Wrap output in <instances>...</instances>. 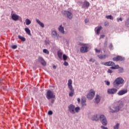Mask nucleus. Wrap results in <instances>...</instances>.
<instances>
[{
  "instance_id": "1",
  "label": "nucleus",
  "mask_w": 129,
  "mask_h": 129,
  "mask_svg": "<svg viewBox=\"0 0 129 129\" xmlns=\"http://www.w3.org/2000/svg\"><path fill=\"white\" fill-rule=\"evenodd\" d=\"M123 107V102L122 101H119L117 102V106H112V107H109V108L110 110V112L111 113H115V112H118L120 110V108Z\"/></svg>"
},
{
  "instance_id": "2",
  "label": "nucleus",
  "mask_w": 129,
  "mask_h": 129,
  "mask_svg": "<svg viewBox=\"0 0 129 129\" xmlns=\"http://www.w3.org/2000/svg\"><path fill=\"white\" fill-rule=\"evenodd\" d=\"M61 13L62 16L64 17H66L69 19V20H72V18H73V14L72 13L69 12V11L64 10L62 11Z\"/></svg>"
},
{
  "instance_id": "3",
  "label": "nucleus",
  "mask_w": 129,
  "mask_h": 129,
  "mask_svg": "<svg viewBox=\"0 0 129 129\" xmlns=\"http://www.w3.org/2000/svg\"><path fill=\"white\" fill-rule=\"evenodd\" d=\"M46 97L49 100L55 98L56 96L54 95V93L52 91L48 90L47 91Z\"/></svg>"
},
{
  "instance_id": "4",
  "label": "nucleus",
  "mask_w": 129,
  "mask_h": 129,
  "mask_svg": "<svg viewBox=\"0 0 129 129\" xmlns=\"http://www.w3.org/2000/svg\"><path fill=\"white\" fill-rule=\"evenodd\" d=\"M123 81H124V80H123L122 78H118L115 80L113 84L114 86H115V85H119L120 84H122V83H123Z\"/></svg>"
},
{
  "instance_id": "5",
  "label": "nucleus",
  "mask_w": 129,
  "mask_h": 129,
  "mask_svg": "<svg viewBox=\"0 0 129 129\" xmlns=\"http://www.w3.org/2000/svg\"><path fill=\"white\" fill-rule=\"evenodd\" d=\"M95 95V91L91 89L90 92L88 94L87 96V98H88V99L91 100L93 98V97H94Z\"/></svg>"
},
{
  "instance_id": "6",
  "label": "nucleus",
  "mask_w": 129,
  "mask_h": 129,
  "mask_svg": "<svg viewBox=\"0 0 129 129\" xmlns=\"http://www.w3.org/2000/svg\"><path fill=\"white\" fill-rule=\"evenodd\" d=\"M84 46H82L81 47H80V52L81 53H87V52H88V49H89V47H88V46H86V44H83Z\"/></svg>"
},
{
  "instance_id": "7",
  "label": "nucleus",
  "mask_w": 129,
  "mask_h": 129,
  "mask_svg": "<svg viewBox=\"0 0 129 129\" xmlns=\"http://www.w3.org/2000/svg\"><path fill=\"white\" fill-rule=\"evenodd\" d=\"M113 61L117 62L118 61H124L125 58L124 57H122V56L120 55H118L117 56L114 57L112 58Z\"/></svg>"
},
{
  "instance_id": "8",
  "label": "nucleus",
  "mask_w": 129,
  "mask_h": 129,
  "mask_svg": "<svg viewBox=\"0 0 129 129\" xmlns=\"http://www.w3.org/2000/svg\"><path fill=\"white\" fill-rule=\"evenodd\" d=\"M68 108L69 110V111L71 113H72V114H74L76 113L75 112V105H73V104H70L69 106H68Z\"/></svg>"
},
{
  "instance_id": "9",
  "label": "nucleus",
  "mask_w": 129,
  "mask_h": 129,
  "mask_svg": "<svg viewBox=\"0 0 129 129\" xmlns=\"http://www.w3.org/2000/svg\"><path fill=\"white\" fill-rule=\"evenodd\" d=\"M38 62H40V63H41L42 66H46L47 62H46V61H45V59H44L43 57L39 56L38 58Z\"/></svg>"
},
{
  "instance_id": "10",
  "label": "nucleus",
  "mask_w": 129,
  "mask_h": 129,
  "mask_svg": "<svg viewBox=\"0 0 129 129\" xmlns=\"http://www.w3.org/2000/svg\"><path fill=\"white\" fill-rule=\"evenodd\" d=\"M117 92V89L115 88L108 89L107 93L108 94H115Z\"/></svg>"
},
{
  "instance_id": "11",
  "label": "nucleus",
  "mask_w": 129,
  "mask_h": 129,
  "mask_svg": "<svg viewBox=\"0 0 129 129\" xmlns=\"http://www.w3.org/2000/svg\"><path fill=\"white\" fill-rule=\"evenodd\" d=\"M101 64H104L105 66H114L115 65V63L113 61H107L105 63L102 62Z\"/></svg>"
},
{
  "instance_id": "12",
  "label": "nucleus",
  "mask_w": 129,
  "mask_h": 129,
  "mask_svg": "<svg viewBox=\"0 0 129 129\" xmlns=\"http://www.w3.org/2000/svg\"><path fill=\"white\" fill-rule=\"evenodd\" d=\"M19 18L20 17L19 16V15L16 14H13L11 16V18L12 19V20L15 21H18Z\"/></svg>"
},
{
  "instance_id": "13",
  "label": "nucleus",
  "mask_w": 129,
  "mask_h": 129,
  "mask_svg": "<svg viewBox=\"0 0 129 129\" xmlns=\"http://www.w3.org/2000/svg\"><path fill=\"white\" fill-rule=\"evenodd\" d=\"M127 92V90H121L118 93V95H123V94H125Z\"/></svg>"
},
{
  "instance_id": "14",
  "label": "nucleus",
  "mask_w": 129,
  "mask_h": 129,
  "mask_svg": "<svg viewBox=\"0 0 129 129\" xmlns=\"http://www.w3.org/2000/svg\"><path fill=\"white\" fill-rule=\"evenodd\" d=\"M58 31L61 33V34H65V31H64V27L62 26V25H60L58 28Z\"/></svg>"
},
{
  "instance_id": "15",
  "label": "nucleus",
  "mask_w": 129,
  "mask_h": 129,
  "mask_svg": "<svg viewBox=\"0 0 129 129\" xmlns=\"http://www.w3.org/2000/svg\"><path fill=\"white\" fill-rule=\"evenodd\" d=\"M101 29H102V27L99 26V27H96L95 29V31L96 32L97 35H99V33H100V31L101 30Z\"/></svg>"
},
{
  "instance_id": "16",
  "label": "nucleus",
  "mask_w": 129,
  "mask_h": 129,
  "mask_svg": "<svg viewBox=\"0 0 129 129\" xmlns=\"http://www.w3.org/2000/svg\"><path fill=\"white\" fill-rule=\"evenodd\" d=\"M91 119L93 120V121H97L98 120H99V118L98 117H97V114L93 116L91 118Z\"/></svg>"
},
{
  "instance_id": "17",
  "label": "nucleus",
  "mask_w": 129,
  "mask_h": 129,
  "mask_svg": "<svg viewBox=\"0 0 129 129\" xmlns=\"http://www.w3.org/2000/svg\"><path fill=\"white\" fill-rule=\"evenodd\" d=\"M90 5V4H89V2H85L82 5V8H83V9H84V8H88V7H89Z\"/></svg>"
},
{
  "instance_id": "18",
  "label": "nucleus",
  "mask_w": 129,
  "mask_h": 129,
  "mask_svg": "<svg viewBox=\"0 0 129 129\" xmlns=\"http://www.w3.org/2000/svg\"><path fill=\"white\" fill-rule=\"evenodd\" d=\"M95 102L96 103H99V102H100V96H99V95H96Z\"/></svg>"
},
{
  "instance_id": "19",
  "label": "nucleus",
  "mask_w": 129,
  "mask_h": 129,
  "mask_svg": "<svg viewBox=\"0 0 129 129\" xmlns=\"http://www.w3.org/2000/svg\"><path fill=\"white\" fill-rule=\"evenodd\" d=\"M36 23H37V24H39L41 28H44L45 27V25H44V23L40 22L39 19H36Z\"/></svg>"
},
{
  "instance_id": "20",
  "label": "nucleus",
  "mask_w": 129,
  "mask_h": 129,
  "mask_svg": "<svg viewBox=\"0 0 129 129\" xmlns=\"http://www.w3.org/2000/svg\"><path fill=\"white\" fill-rule=\"evenodd\" d=\"M25 31L29 36H32V34H31V30H30V29L29 28H25Z\"/></svg>"
},
{
  "instance_id": "21",
  "label": "nucleus",
  "mask_w": 129,
  "mask_h": 129,
  "mask_svg": "<svg viewBox=\"0 0 129 129\" xmlns=\"http://www.w3.org/2000/svg\"><path fill=\"white\" fill-rule=\"evenodd\" d=\"M57 31L53 30L51 32V36L53 38H56V36H57Z\"/></svg>"
},
{
  "instance_id": "22",
  "label": "nucleus",
  "mask_w": 129,
  "mask_h": 129,
  "mask_svg": "<svg viewBox=\"0 0 129 129\" xmlns=\"http://www.w3.org/2000/svg\"><path fill=\"white\" fill-rule=\"evenodd\" d=\"M100 122H101L103 125H104L105 126L107 125V120L106 118L103 120L102 121H101Z\"/></svg>"
},
{
  "instance_id": "23",
  "label": "nucleus",
  "mask_w": 129,
  "mask_h": 129,
  "mask_svg": "<svg viewBox=\"0 0 129 129\" xmlns=\"http://www.w3.org/2000/svg\"><path fill=\"white\" fill-rule=\"evenodd\" d=\"M100 122H101L103 125H104L105 126L107 125V120L106 118L103 120L102 121H101Z\"/></svg>"
},
{
  "instance_id": "24",
  "label": "nucleus",
  "mask_w": 129,
  "mask_h": 129,
  "mask_svg": "<svg viewBox=\"0 0 129 129\" xmlns=\"http://www.w3.org/2000/svg\"><path fill=\"white\" fill-rule=\"evenodd\" d=\"M63 54V53L60 50L57 51V56L59 59H62V55Z\"/></svg>"
},
{
  "instance_id": "25",
  "label": "nucleus",
  "mask_w": 129,
  "mask_h": 129,
  "mask_svg": "<svg viewBox=\"0 0 129 129\" xmlns=\"http://www.w3.org/2000/svg\"><path fill=\"white\" fill-rule=\"evenodd\" d=\"M106 119V117H105L104 115H101L100 116L99 119L100 122L102 121V120H104V119Z\"/></svg>"
},
{
  "instance_id": "26",
  "label": "nucleus",
  "mask_w": 129,
  "mask_h": 129,
  "mask_svg": "<svg viewBox=\"0 0 129 129\" xmlns=\"http://www.w3.org/2000/svg\"><path fill=\"white\" fill-rule=\"evenodd\" d=\"M26 22V25H27V26H29V25H31V23H32V21H31V20H30V19H26L25 20Z\"/></svg>"
},
{
  "instance_id": "27",
  "label": "nucleus",
  "mask_w": 129,
  "mask_h": 129,
  "mask_svg": "<svg viewBox=\"0 0 129 129\" xmlns=\"http://www.w3.org/2000/svg\"><path fill=\"white\" fill-rule=\"evenodd\" d=\"M18 38L22 42H25V41H26V38L22 37L21 35H18Z\"/></svg>"
},
{
  "instance_id": "28",
  "label": "nucleus",
  "mask_w": 129,
  "mask_h": 129,
  "mask_svg": "<svg viewBox=\"0 0 129 129\" xmlns=\"http://www.w3.org/2000/svg\"><path fill=\"white\" fill-rule=\"evenodd\" d=\"M106 18L108 20H113V17L111 15H108L106 16Z\"/></svg>"
},
{
  "instance_id": "29",
  "label": "nucleus",
  "mask_w": 129,
  "mask_h": 129,
  "mask_svg": "<svg viewBox=\"0 0 129 129\" xmlns=\"http://www.w3.org/2000/svg\"><path fill=\"white\" fill-rule=\"evenodd\" d=\"M43 53H44L45 54H47V55H49V50H48V49H44L43 50Z\"/></svg>"
},
{
  "instance_id": "30",
  "label": "nucleus",
  "mask_w": 129,
  "mask_h": 129,
  "mask_svg": "<svg viewBox=\"0 0 129 129\" xmlns=\"http://www.w3.org/2000/svg\"><path fill=\"white\" fill-rule=\"evenodd\" d=\"M73 95H74V90L71 91L69 94V96L70 97H72Z\"/></svg>"
},
{
  "instance_id": "31",
  "label": "nucleus",
  "mask_w": 129,
  "mask_h": 129,
  "mask_svg": "<svg viewBox=\"0 0 129 129\" xmlns=\"http://www.w3.org/2000/svg\"><path fill=\"white\" fill-rule=\"evenodd\" d=\"M62 59L63 61H66L67 59H68V56L66 55V54H63L62 55Z\"/></svg>"
},
{
  "instance_id": "32",
  "label": "nucleus",
  "mask_w": 129,
  "mask_h": 129,
  "mask_svg": "<svg viewBox=\"0 0 129 129\" xmlns=\"http://www.w3.org/2000/svg\"><path fill=\"white\" fill-rule=\"evenodd\" d=\"M119 73H123L124 71L123 70V68L121 67H119L118 69Z\"/></svg>"
},
{
  "instance_id": "33",
  "label": "nucleus",
  "mask_w": 129,
  "mask_h": 129,
  "mask_svg": "<svg viewBox=\"0 0 129 129\" xmlns=\"http://www.w3.org/2000/svg\"><path fill=\"white\" fill-rule=\"evenodd\" d=\"M113 128L114 129H118L119 128V123H117L116 125H115L113 126Z\"/></svg>"
},
{
  "instance_id": "34",
  "label": "nucleus",
  "mask_w": 129,
  "mask_h": 129,
  "mask_svg": "<svg viewBox=\"0 0 129 129\" xmlns=\"http://www.w3.org/2000/svg\"><path fill=\"white\" fill-rule=\"evenodd\" d=\"M75 111H76L77 113L79 112V110H80V107L79 106H78L77 107H75Z\"/></svg>"
},
{
  "instance_id": "35",
  "label": "nucleus",
  "mask_w": 129,
  "mask_h": 129,
  "mask_svg": "<svg viewBox=\"0 0 129 129\" xmlns=\"http://www.w3.org/2000/svg\"><path fill=\"white\" fill-rule=\"evenodd\" d=\"M104 48L107 47V38H106L105 40V42L104 43Z\"/></svg>"
},
{
  "instance_id": "36",
  "label": "nucleus",
  "mask_w": 129,
  "mask_h": 129,
  "mask_svg": "<svg viewBox=\"0 0 129 129\" xmlns=\"http://www.w3.org/2000/svg\"><path fill=\"white\" fill-rule=\"evenodd\" d=\"M98 58L99 59H104L105 58V55H102V54L98 55Z\"/></svg>"
},
{
  "instance_id": "37",
  "label": "nucleus",
  "mask_w": 129,
  "mask_h": 129,
  "mask_svg": "<svg viewBox=\"0 0 129 129\" xmlns=\"http://www.w3.org/2000/svg\"><path fill=\"white\" fill-rule=\"evenodd\" d=\"M86 98H85V97H83L82 98L81 103H86Z\"/></svg>"
},
{
  "instance_id": "38",
  "label": "nucleus",
  "mask_w": 129,
  "mask_h": 129,
  "mask_svg": "<svg viewBox=\"0 0 129 129\" xmlns=\"http://www.w3.org/2000/svg\"><path fill=\"white\" fill-rule=\"evenodd\" d=\"M113 45H112V43H110L109 45V49L110 50H113Z\"/></svg>"
},
{
  "instance_id": "39",
  "label": "nucleus",
  "mask_w": 129,
  "mask_h": 129,
  "mask_svg": "<svg viewBox=\"0 0 129 129\" xmlns=\"http://www.w3.org/2000/svg\"><path fill=\"white\" fill-rule=\"evenodd\" d=\"M68 87L70 90H71V91L74 90V89H73V87L72 86V85H69Z\"/></svg>"
},
{
  "instance_id": "40",
  "label": "nucleus",
  "mask_w": 129,
  "mask_h": 129,
  "mask_svg": "<svg viewBox=\"0 0 129 129\" xmlns=\"http://www.w3.org/2000/svg\"><path fill=\"white\" fill-rule=\"evenodd\" d=\"M68 86L72 85V80H71V79L69 80L68 83Z\"/></svg>"
},
{
  "instance_id": "41",
  "label": "nucleus",
  "mask_w": 129,
  "mask_h": 129,
  "mask_svg": "<svg viewBox=\"0 0 129 129\" xmlns=\"http://www.w3.org/2000/svg\"><path fill=\"white\" fill-rule=\"evenodd\" d=\"M125 26H128L129 25V18L126 20L125 22Z\"/></svg>"
},
{
  "instance_id": "42",
  "label": "nucleus",
  "mask_w": 129,
  "mask_h": 129,
  "mask_svg": "<svg viewBox=\"0 0 129 129\" xmlns=\"http://www.w3.org/2000/svg\"><path fill=\"white\" fill-rule=\"evenodd\" d=\"M17 48H18V45H14L12 46V49H17Z\"/></svg>"
},
{
  "instance_id": "43",
  "label": "nucleus",
  "mask_w": 129,
  "mask_h": 129,
  "mask_svg": "<svg viewBox=\"0 0 129 129\" xmlns=\"http://www.w3.org/2000/svg\"><path fill=\"white\" fill-rule=\"evenodd\" d=\"M48 115H52L53 114V111L52 110H49L48 112Z\"/></svg>"
},
{
  "instance_id": "44",
  "label": "nucleus",
  "mask_w": 129,
  "mask_h": 129,
  "mask_svg": "<svg viewBox=\"0 0 129 129\" xmlns=\"http://www.w3.org/2000/svg\"><path fill=\"white\" fill-rule=\"evenodd\" d=\"M105 83H106V85H110V82L108 81H105Z\"/></svg>"
},
{
  "instance_id": "45",
  "label": "nucleus",
  "mask_w": 129,
  "mask_h": 129,
  "mask_svg": "<svg viewBox=\"0 0 129 129\" xmlns=\"http://www.w3.org/2000/svg\"><path fill=\"white\" fill-rule=\"evenodd\" d=\"M63 65H64V66H68V65H69V63H68L67 61H64L63 63Z\"/></svg>"
},
{
  "instance_id": "46",
  "label": "nucleus",
  "mask_w": 129,
  "mask_h": 129,
  "mask_svg": "<svg viewBox=\"0 0 129 129\" xmlns=\"http://www.w3.org/2000/svg\"><path fill=\"white\" fill-rule=\"evenodd\" d=\"M90 62H92L93 63H94L95 62V59L91 58L89 59Z\"/></svg>"
},
{
  "instance_id": "47",
  "label": "nucleus",
  "mask_w": 129,
  "mask_h": 129,
  "mask_svg": "<svg viewBox=\"0 0 129 129\" xmlns=\"http://www.w3.org/2000/svg\"><path fill=\"white\" fill-rule=\"evenodd\" d=\"M114 67H115V69H119V66L118 64L115 65Z\"/></svg>"
},
{
  "instance_id": "48",
  "label": "nucleus",
  "mask_w": 129,
  "mask_h": 129,
  "mask_svg": "<svg viewBox=\"0 0 129 129\" xmlns=\"http://www.w3.org/2000/svg\"><path fill=\"white\" fill-rule=\"evenodd\" d=\"M101 128H102V129H108V128H107V127H105L103 125H101Z\"/></svg>"
},
{
  "instance_id": "49",
  "label": "nucleus",
  "mask_w": 129,
  "mask_h": 129,
  "mask_svg": "<svg viewBox=\"0 0 129 129\" xmlns=\"http://www.w3.org/2000/svg\"><path fill=\"white\" fill-rule=\"evenodd\" d=\"M105 37V35H101L100 36V39H103V38Z\"/></svg>"
},
{
  "instance_id": "50",
  "label": "nucleus",
  "mask_w": 129,
  "mask_h": 129,
  "mask_svg": "<svg viewBox=\"0 0 129 129\" xmlns=\"http://www.w3.org/2000/svg\"><path fill=\"white\" fill-rule=\"evenodd\" d=\"M96 53H100V50L96 49H95Z\"/></svg>"
},
{
  "instance_id": "51",
  "label": "nucleus",
  "mask_w": 129,
  "mask_h": 129,
  "mask_svg": "<svg viewBox=\"0 0 129 129\" xmlns=\"http://www.w3.org/2000/svg\"><path fill=\"white\" fill-rule=\"evenodd\" d=\"M117 21H120V22H122V18L120 17L119 19L117 18Z\"/></svg>"
},
{
  "instance_id": "52",
  "label": "nucleus",
  "mask_w": 129,
  "mask_h": 129,
  "mask_svg": "<svg viewBox=\"0 0 129 129\" xmlns=\"http://www.w3.org/2000/svg\"><path fill=\"white\" fill-rule=\"evenodd\" d=\"M45 42L46 45H47V44H50V41H49V40H45Z\"/></svg>"
},
{
  "instance_id": "53",
  "label": "nucleus",
  "mask_w": 129,
  "mask_h": 129,
  "mask_svg": "<svg viewBox=\"0 0 129 129\" xmlns=\"http://www.w3.org/2000/svg\"><path fill=\"white\" fill-rule=\"evenodd\" d=\"M108 73H112V71L110 69L108 70Z\"/></svg>"
},
{
  "instance_id": "54",
  "label": "nucleus",
  "mask_w": 129,
  "mask_h": 129,
  "mask_svg": "<svg viewBox=\"0 0 129 129\" xmlns=\"http://www.w3.org/2000/svg\"><path fill=\"white\" fill-rule=\"evenodd\" d=\"M51 103H52V104H54V102H55V100L52 99L51 100Z\"/></svg>"
},
{
  "instance_id": "55",
  "label": "nucleus",
  "mask_w": 129,
  "mask_h": 129,
  "mask_svg": "<svg viewBox=\"0 0 129 129\" xmlns=\"http://www.w3.org/2000/svg\"><path fill=\"white\" fill-rule=\"evenodd\" d=\"M82 106H86V103H81Z\"/></svg>"
},
{
  "instance_id": "56",
  "label": "nucleus",
  "mask_w": 129,
  "mask_h": 129,
  "mask_svg": "<svg viewBox=\"0 0 129 129\" xmlns=\"http://www.w3.org/2000/svg\"><path fill=\"white\" fill-rule=\"evenodd\" d=\"M52 67H53V69H56V68H57V67L55 65H53Z\"/></svg>"
},
{
  "instance_id": "57",
  "label": "nucleus",
  "mask_w": 129,
  "mask_h": 129,
  "mask_svg": "<svg viewBox=\"0 0 129 129\" xmlns=\"http://www.w3.org/2000/svg\"><path fill=\"white\" fill-rule=\"evenodd\" d=\"M77 100H78V102L79 103H80V98H78L77 99Z\"/></svg>"
},
{
  "instance_id": "58",
  "label": "nucleus",
  "mask_w": 129,
  "mask_h": 129,
  "mask_svg": "<svg viewBox=\"0 0 129 129\" xmlns=\"http://www.w3.org/2000/svg\"><path fill=\"white\" fill-rule=\"evenodd\" d=\"M85 23H88V19H85Z\"/></svg>"
},
{
  "instance_id": "59",
  "label": "nucleus",
  "mask_w": 129,
  "mask_h": 129,
  "mask_svg": "<svg viewBox=\"0 0 129 129\" xmlns=\"http://www.w3.org/2000/svg\"><path fill=\"white\" fill-rule=\"evenodd\" d=\"M110 69H113V70L115 69V67H111L110 68Z\"/></svg>"
},
{
  "instance_id": "60",
  "label": "nucleus",
  "mask_w": 129,
  "mask_h": 129,
  "mask_svg": "<svg viewBox=\"0 0 129 129\" xmlns=\"http://www.w3.org/2000/svg\"><path fill=\"white\" fill-rule=\"evenodd\" d=\"M95 64H96V65H98V62H95Z\"/></svg>"
},
{
  "instance_id": "61",
  "label": "nucleus",
  "mask_w": 129,
  "mask_h": 129,
  "mask_svg": "<svg viewBox=\"0 0 129 129\" xmlns=\"http://www.w3.org/2000/svg\"><path fill=\"white\" fill-rule=\"evenodd\" d=\"M3 79H1V80H0V82H2V81H3Z\"/></svg>"
}]
</instances>
